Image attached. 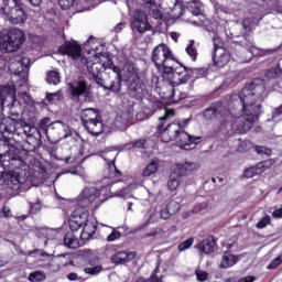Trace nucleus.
Returning a JSON list of instances; mask_svg holds the SVG:
<instances>
[{
    "mask_svg": "<svg viewBox=\"0 0 282 282\" xmlns=\"http://www.w3.org/2000/svg\"><path fill=\"white\" fill-rule=\"evenodd\" d=\"M265 100L263 80L246 85L240 94H232L229 109L221 102H215L204 111L206 120H219L229 124L238 133H248L254 127V120L261 113V104Z\"/></svg>",
    "mask_w": 282,
    "mask_h": 282,
    "instance_id": "1",
    "label": "nucleus"
},
{
    "mask_svg": "<svg viewBox=\"0 0 282 282\" xmlns=\"http://www.w3.org/2000/svg\"><path fill=\"white\" fill-rule=\"evenodd\" d=\"M0 166L11 175V183L18 188H21V184L26 182L28 177V164L19 154L17 150H9L0 154Z\"/></svg>",
    "mask_w": 282,
    "mask_h": 282,
    "instance_id": "2",
    "label": "nucleus"
},
{
    "mask_svg": "<svg viewBox=\"0 0 282 282\" xmlns=\"http://www.w3.org/2000/svg\"><path fill=\"white\" fill-rule=\"evenodd\" d=\"M59 54H64L66 56H70L73 61H84L86 64V67L94 76V78H97L100 72H105L106 69V64H102L100 62V57L98 56H93L90 59H84L83 58V47L76 42H65L61 47H59Z\"/></svg>",
    "mask_w": 282,
    "mask_h": 282,
    "instance_id": "3",
    "label": "nucleus"
},
{
    "mask_svg": "<svg viewBox=\"0 0 282 282\" xmlns=\"http://www.w3.org/2000/svg\"><path fill=\"white\" fill-rule=\"evenodd\" d=\"M152 62L160 74H162L163 78L171 76V74H175V72H180L178 69H175L177 59L175 58V55H173V51H171L166 44H159L154 47L152 52Z\"/></svg>",
    "mask_w": 282,
    "mask_h": 282,
    "instance_id": "4",
    "label": "nucleus"
},
{
    "mask_svg": "<svg viewBox=\"0 0 282 282\" xmlns=\"http://www.w3.org/2000/svg\"><path fill=\"white\" fill-rule=\"evenodd\" d=\"M25 43V33L19 28L0 33V52L3 54L19 52Z\"/></svg>",
    "mask_w": 282,
    "mask_h": 282,
    "instance_id": "5",
    "label": "nucleus"
},
{
    "mask_svg": "<svg viewBox=\"0 0 282 282\" xmlns=\"http://www.w3.org/2000/svg\"><path fill=\"white\" fill-rule=\"evenodd\" d=\"M178 69L183 70L175 72L166 75V77H163L166 80L163 83L161 91L163 94V98H166L167 100H171V98L175 96V87L184 85V83H187L188 78H191V76L188 75V68L181 65Z\"/></svg>",
    "mask_w": 282,
    "mask_h": 282,
    "instance_id": "6",
    "label": "nucleus"
},
{
    "mask_svg": "<svg viewBox=\"0 0 282 282\" xmlns=\"http://www.w3.org/2000/svg\"><path fill=\"white\" fill-rule=\"evenodd\" d=\"M82 122L91 135H100L105 131V124L100 120V115L95 108H87L80 112Z\"/></svg>",
    "mask_w": 282,
    "mask_h": 282,
    "instance_id": "7",
    "label": "nucleus"
},
{
    "mask_svg": "<svg viewBox=\"0 0 282 282\" xmlns=\"http://www.w3.org/2000/svg\"><path fill=\"white\" fill-rule=\"evenodd\" d=\"M13 6L9 7L2 13L12 25H25L28 21V11L22 0H12Z\"/></svg>",
    "mask_w": 282,
    "mask_h": 282,
    "instance_id": "8",
    "label": "nucleus"
},
{
    "mask_svg": "<svg viewBox=\"0 0 282 282\" xmlns=\"http://www.w3.org/2000/svg\"><path fill=\"white\" fill-rule=\"evenodd\" d=\"M188 126V119L180 122V121H173L172 123L167 124L166 128H164V123H161L158 126V132L161 134L162 142L169 143L173 142V140H177V137L182 131L186 129Z\"/></svg>",
    "mask_w": 282,
    "mask_h": 282,
    "instance_id": "9",
    "label": "nucleus"
},
{
    "mask_svg": "<svg viewBox=\"0 0 282 282\" xmlns=\"http://www.w3.org/2000/svg\"><path fill=\"white\" fill-rule=\"evenodd\" d=\"M30 65H32L30 57H22V61H13L9 66L10 72H12L14 76L20 77V87H22V85H28Z\"/></svg>",
    "mask_w": 282,
    "mask_h": 282,
    "instance_id": "10",
    "label": "nucleus"
},
{
    "mask_svg": "<svg viewBox=\"0 0 282 282\" xmlns=\"http://www.w3.org/2000/svg\"><path fill=\"white\" fill-rule=\"evenodd\" d=\"M160 8L172 19H180L184 14V4L180 0H160Z\"/></svg>",
    "mask_w": 282,
    "mask_h": 282,
    "instance_id": "11",
    "label": "nucleus"
},
{
    "mask_svg": "<svg viewBox=\"0 0 282 282\" xmlns=\"http://www.w3.org/2000/svg\"><path fill=\"white\" fill-rule=\"evenodd\" d=\"M131 29L133 30V32H139V34H144V32H149V30H151V24H149L147 13L137 10L131 22Z\"/></svg>",
    "mask_w": 282,
    "mask_h": 282,
    "instance_id": "12",
    "label": "nucleus"
},
{
    "mask_svg": "<svg viewBox=\"0 0 282 282\" xmlns=\"http://www.w3.org/2000/svg\"><path fill=\"white\" fill-rule=\"evenodd\" d=\"M200 140L202 137H193L183 130L176 138V143L180 149H183V151H192V149H195V147L199 144Z\"/></svg>",
    "mask_w": 282,
    "mask_h": 282,
    "instance_id": "13",
    "label": "nucleus"
},
{
    "mask_svg": "<svg viewBox=\"0 0 282 282\" xmlns=\"http://www.w3.org/2000/svg\"><path fill=\"white\" fill-rule=\"evenodd\" d=\"M68 91L72 100L80 102V97L89 94V86H87V82L85 80L68 83Z\"/></svg>",
    "mask_w": 282,
    "mask_h": 282,
    "instance_id": "14",
    "label": "nucleus"
},
{
    "mask_svg": "<svg viewBox=\"0 0 282 282\" xmlns=\"http://www.w3.org/2000/svg\"><path fill=\"white\" fill-rule=\"evenodd\" d=\"M89 217V212H83L78 214V212H74L68 220V226L70 228V232H77L87 224V218Z\"/></svg>",
    "mask_w": 282,
    "mask_h": 282,
    "instance_id": "15",
    "label": "nucleus"
},
{
    "mask_svg": "<svg viewBox=\"0 0 282 282\" xmlns=\"http://www.w3.org/2000/svg\"><path fill=\"white\" fill-rule=\"evenodd\" d=\"M96 230H98V221H96V218L88 216L80 232V240L89 241L96 235Z\"/></svg>",
    "mask_w": 282,
    "mask_h": 282,
    "instance_id": "16",
    "label": "nucleus"
},
{
    "mask_svg": "<svg viewBox=\"0 0 282 282\" xmlns=\"http://www.w3.org/2000/svg\"><path fill=\"white\" fill-rule=\"evenodd\" d=\"M213 61L215 67H226V65L232 61V54H230L228 48H218L214 52Z\"/></svg>",
    "mask_w": 282,
    "mask_h": 282,
    "instance_id": "17",
    "label": "nucleus"
},
{
    "mask_svg": "<svg viewBox=\"0 0 282 282\" xmlns=\"http://www.w3.org/2000/svg\"><path fill=\"white\" fill-rule=\"evenodd\" d=\"M98 197H100V191H98V188L86 187L79 196V202L83 206H89V204H94Z\"/></svg>",
    "mask_w": 282,
    "mask_h": 282,
    "instance_id": "18",
    "label": "nucleus"
},
{
    "mask_svg": "<svg viewBox=\"0 0 282 282\" xmlns=\"http://www.w3.org/2000/svg\"><path fill=\"white\" fill-rule=\"evenodd\" d=\"M197 169H199L197 163L185 161L174 165V173L178 175V177H184L185 175L193 173V171H197Z\"/></svg>",
    "mask_w": 282,
    "mask_h": 282,
    "instance_id": "19",
    "label": "nucleus"
},
{
    "mask_svg": "<svg viewBox=\"0 0 282 282\" xmlns=\"http://www.w3.org/2000/svg\"><path fill=\"white\" fill-rule=\"evenodd\" d=\"M272 166V161H262L258 163L256 166H251L247 170H245L243 175L247 178H252L256 175H261V173H265L267 169H270Z\"/></svg>",
    "mask_w": 282,
    "mask_h": 282,
    "instance_id": "20",
    "label": "nucleus"
},
{
    "mask_svg": "<svg viewBox=\"0 0 282 282\" xmlns=\"http://www.w3.org/2000/svg\"><path fill=\"white\" fill-rule=\"evenodd\" d=\"M64 246L69 250H76L83 246V242L78 239V237L74 234V231H67L64 236Z\"/></svg>",
    "mask_w": 282,
    "mask_h": 282,
    "instance_id": "21",
    "label": "nucleus"
},
{
    "mask_svg": "<svg viewBox=\"0 0 282 282\" xmlns=\"http://www.w3.org/2000/svg\"><path fill=\"white\" fill-rule=\"evenodd\" d=\"M215 246H217L215 237L209 236L198 243V250L205 254H213L215 252Z\"/></svg>",
    "mask_w": 282,
    "mask_h": 282,
    "instance_id": "22",
    "label": "nucleus"
},
{
    "mask_svg": "<svg viewBox=\"0 0 282 282\" xmlns=\"http://www.w3.org/2000/svg\"><path fill=\"white\" fill-rule=\"evenodd\" d=\"M128 89L132 96H135L137 94H142V80H140V77L138 75H132L128 79Z\"/></svg>",
    "mask_w": 282,
    "mask_h": 282,
    "instance_id": "23",
    "label": "nucleus"
},
{
    "mask_svg": "<svg viewBox=\"0 0 282 282\" xmlns=\"http://www.w3.org/2000/svg\"><path fill=\"white\" fill-rule=\"evenodd\" d=\"M134 257L135 256L132 252L119 251L111 257V261L116 265H122V263L131 261V259H133Z\"/></svg>",
    "mask_w": 282,
    "mask_h": 282,
    "instance_id": "24",
    "label": "nucleus"
},
{
    "mask_svg": "<svg viewBox=\"0 0 282 282\" xmlns=\"http://www.w3.org/2000/svg\"><path fill=\"white\" fill-rule=\"evenodd\" d=\"M6 133H12V135H25L23 121H12L9 127L4 128Z\"/></svg>",
    "mask_w": 282,
    "mask_h": 282,
    "instance_id": "25",
    "label": "nucleus"
},
{
    "mask_svg": "<svg viewBox=\"0 0 282 282\" xmlns=\"http://www.w3.org/2000/svg\"><path fill=\"white\" fill-rule=\"evenodd\" d=\"M187 10L194 17H203L204 15V4L199 0H191L187 2Z\"/></svg>",
    "mask_w": 282,
    "mask_h": 282,
    "instance_id": "26",
    "label": "nucleus"
},
{
    "mask_svg": "<svg viewBox=\"0 0 282 282\" xmlns=\"http://www.w3.org/2000/svg\"><path fill=\"white\" fill-rule=\"evenodd\" d=\"M239 261V258L228 251H226L223 256L220 268L228 269L232 268Z\"/></svg>",
    "mask_w": 282,
    "mask_h": 282,
    "instance_id": "27",
    "label": "nucleus"
},
{
    "mask_svg": "<svg viewBox=\"0 0 282 282\" xmlns=\"http://www.w3.org/2000/svg\"><path fill=\"white\" fill-rule=\"evenodd\" d=\"M14 87L12 86H0V105L6 107V98H10V96H14Z\"/></svg>",
    "mask_w": 282,
    "mask_h": 282,
    "instance_id": "28",
    "label": "nucleus"
},
{
    "mask_svg": "<svg viewBox=\"0 0 282 282\" xmlns=\"http://www.w3.org/2000/svg\"><path fill=\"white\" fill-rule=\"evenodd\" d=\"M160 166V162L153 159L143 170V177H151L154 173H158V167Z\"/></svg>",
    "mask_w": 282,
    "mask_h": 282,
    "instance_id": "29",
    "label": "nucleus"
},
{
    "mask_svg": "<svg viewBox=\"0 0 282 282\" xmlns=\"http://www.w3.org/2000/svg\"><path fill=\"white\" fill-rule=\"evenodd\" d=\"M167 188L169 191H177L180 188V175L172 173L167 180Z\"/></svg>",
    "mask_w": 282,
    "mask_h": 282,
    "instance_id": "30",
    "label": "nucleus"
},
{
    "mask_svg": "<svg viewBox=\"0 0 282 282\" xmlns=\"http://www.w3.org/2000/svg\"><path fill=\"white\" fill-rule=\"evenodd\" d=\"M108 177L110 178L122 176V173L118 170V167H116V159L108 163Z\"/></svg>",
    "mask_w": 282,
    "mask_h": 282,
    "instance_id": "31",
    "label": "nucleus"
},
{
    "mask_svg": "<svg viewBox=\"0 0 282 282\" xmlns=\"http://www.w3.org/2000/svg\"><path fill=\"white\" fill-rule=\"evenodd\" d=\"M108 89L113 94L120 95V91H122V76L116 77V80L110 84Z\"/></svg>",
    "mask_w": 282,
    "mask_h": 282,
    "instance_id": "32",
    "label": "nucleus"
},
{
    "mask_svg": "<svg viewBox=\"0 0 282 282\" xmlns=\"http://www.w3.org/2000/svg\"><path fill=\"white\" fill-rule=\"evenodd\" d=\"M46 82L48 85H58L61 83V74L56 70H52L47 74Z\"/></svg>",
    "mask_w": 282,
    "mask_h": 282,
    "instance_id": "33",
    "label": "nucleus"
},
{
    "mask_svg": "<svg viewBox=\"0 0 282 282\" xmlns=\"http://www.w3.org/2000/svg\"><path fill=\"white\" fill-rule=\"evenodd\" d=\"M186 54H188L192 61H197V48H195V42L193 40L189 41V44L186 47Z\"/></svg>",
    "mask_w": 282,
    "mask_h": 282,
    "instance_id": "34",
    "label": "nucleus"
},
{
    "mask_svg": "<svg viewBox=\"0 0 282 282\" xmlns=\"http://www.w3.org/2000/svg\"><path fill=\"white\" fill-rule=\"evenodd\" d=\"M29 281H31V282H43V281H45V272L35 271L33 273H30Z\"/></svg>",
    "mask_w": 282,
    "mask_h": 282,
    "instance_id": "35",
    "label": "nucleus"
},
{
    "mask_svg": "<svg viewBox=\"0 0 282 282\" xmlns=\"http://www.w3.org/2000/svg\"><path fill=\"white\" fill-rule=\"evenodd\" d=\"M267 78H281L282 76V69L281 66H276L274 68H271L265 74Z\"/></svg>",
    "mask_w": 282,
    "mask_h": 282,
    "instance_id": "36",
    "label": "nucleus"
},
{
    "mask_svg": "<svg viewBox=\"0 0 282 282\" xmlns=\"http://www.w3.org/2000/svg\"><path fill=\"white\" fill-rule=\"evenodd\" d=\"M106 69H111L113 74H117L116 78H119V76H122V70L120 69V67L116 66L111 59L107 61Z\"/></svg>",
    "mask_w": 282,
    "mask_h": 282,
    "instance_id": "37",
    "label": "nucleus"
},
{
    "mask_svg": "<svg viewBox=\"0 0 282 282\" xmlns=\"http://www.w3.org/2000/svg\"><path fill=\"white\" fill-rule=\"evenodd\" d=\"M51 120L50 117H45L39 123V130L45 133V135H47V127H50Z\"/></svg>",
    "mask_w": 282,
    "mask_h": 282,
    "instance_id": "38",
    "label": "nucleus"
},
{
    "mask_svg": "<svg viewBox=\"0 0 282 282\" xmlns=\"http://www.w3.org/2000/svg\"><path fill=\"white\" fill-rule=\"evenodd\" d=\"M84 272H85V274H90L91 276H96V274H100V272H102V265L85 268Z\"/></svg>",
    "mask_w": 282,
    "mask_h": 282,
    "instance_id": "39",
    "label": "nucleus"
},
{
    "mask_svg": "<svg viewBox=\"0 0 282 282\" xmlns=\"http://www.w3.org/2000/svg\"><path fill=\"white\" fill-rule=\"evenodd\" d=\"M194 241H195L194 238H188L187 240L181 242L177 247L180 252H184V250H188V248L193 246Z\"/></svg>",
    "mask_w": 282,
    "mask_h": 282,
    "instance_id": "40",
    "label": "nucleus"
},
{
    "mask_svg": "<svg viewBox=\"0 0 282 282\" xmlns=\"http://www.w3.org/2000/svg\"><path fill=\"white\" fill-rule=\"evenodd\" d=\"M62 98H63L62 91L52 93V94L46 95V99L48 100V102H58V100H61Z\"/></svg>",
    "mask_w": 282,
    "mask_h": 282,
    "instance_id": "41",
    "label": "nucleus"
},
{
    "mask_svg": "<svg viewBox=\"0 0 282 282\" xmlns=\"http://www.w3.org/2000/svg\"><path fill=\"white\" fill-rule=\"evenodd\" d=\"M281 263H282V254L273 259L271 263L268 264L267 270H276V268L281 265Z\"/></svg>",
    "mask_w": 282,
    "mask_h": 282,
    "instance_id": "42",
    "label": "nucleus"
},
{
    "mask_svg": "<svg viewBox=\"0 0 282 282\" xmlns=\"http://www.w3.org/2000/svg\"><path fill=\"white\" fill-rule=\"evenodd\" d=\"M165 208L169 209L172 215H175V213L180 210V203L172 200L165 206Z\"/></svg>",
    "mask_w": 282,
    "mask_h": 282,
    "instance_id": "43",
    "label": "nucleus"
},
{
    "mask_svg": "<svg viewBox=\"0 0 282 282\" xmlns=\"http://www.w3.org/2000/svg\"><path fill=\"white\" fill-rule=\"evenodd\" d=\"M213 41H214V52H217L218 50H226V47H224V41H221V37L214 36Z\"/></svg>",
    "mask_w": 282,
    "mask_h": 282,
    "instance_id": "44",
    "label": "nucleus"
},
{
    "mask_svg": "<svg viewBox=\"0 0 282 282\" xmlns=\"http://www.w3.org/2000/svg\"><path fill=\"white\" fill-rule=\"evenodd\" d=\"M171 118H175V110L173 109H165V113L163 117H160L159 120L164 122L165 120H171Z\"/></svg>",
    "mask_w": 282,
    "mask_h": 282,
    "instance_id": "45",
    "label": "nucleus"
},
{
    "mask_svg": "<svg viewBox=\"0 0 282 282\" xmlns=\"http://www.w3.org/2000/svg\"><path fill=\"white\" fill-rule=\"evenodd\" d=\"M23 124H24V135L26 138L34 135V131H36V128L28 124L25 121H23Z\"/></svg>",
    "mask_w": 282,
    "mask_h": 282,
    "instance_id": "46",
    "label": "nucleus"
},
{
    "mask_svg": "<svg viewBox=\"0 0 282 282\" xmlns=\"http://www.w3.org/2000/svg\"><path fill=\"white\" fill-rule=\"evenodd\" d=\"M206 208H208V203L203 202V203L196 204L191 213L193 214L202 213L203 210H206Z\"/></svg>",
    "mask_w": 282,
    "mask_h": 282,
    "instance_id": "47",
    "label": "nucleus"
},
{
    "mask_svg": "<svg viewBox=\"0 0 282 282\" xmlns=\"http://www.w3.org/2000/svg\"><path fill=\"white\" fill-rule=\"evenodd\" d=\"M270 221H272V218L270 216H264L258 224L257 228L262 229L267 226H270Z\"/></svg>",
    "mask_w": 282,
    "mask_h": 282,
    "instance_id": "48",
    "label": "nucleus"
},
{
    "mask_svg": "<svg viewBox=\"0 0 282 282\" xmlns=\"http://www.w3.org/2000/svg\"><path fill=\"white\" fill-rule=\"evenodd\" d=\"M257 153H259V155H272V149L267 148V147H257L256 148Z\"/></svg>",
    "mask_w": 282,
    "mask_h": 282,
    "instance_id": "49",
    "label": "nucleus"
},
{
    "mask_svg": "<svg viewBox=\"0 0 282 282\" xmlns=\"http://www.w3.org/2000/svg\"><path fill=\"white\" fill-rule=\"evenodd\" d=\"M57 124H59V129L64 131L63 138H69L72 135V130H69V126L58 121Z\"/></svg>",
    "mask_w": 282,
    "mask_h": 282,
    "instance_id": "50",
    "label": "nucleus"
},
{
    "mask_svg": "<svg viewBox=\"0 0 282 282\" xmlns=\"http://www.w3.org/2000/svg\"><path fill=\"white\" fill-rule=\"evenodd\" d=\"M120 237H122V234H120V231L113 229L112 232L110 235H108L107 241H109V242L116 241V240L120 239Z\"/></svg>",
    "mask_w": 282,
    "mask_h": 282,
    "instance_id": "51",
    "label": "nucleus"
},
{
    "mask_svg": "<svg viewBox=\"0 0 282 282\" xmlns=\"http://www.w3.org/2000/svg\"><path fill=\"white\" fill-rule=\"evenodd\" d=\"M58 3L62 10H69L74 6L72 0H58Z\"/></svg>",
    "mask_w": 282,
    "mask_h": 282,
    "instance_id": "52",
    "label": "nucleus"
},
{
    "mask_svg": "<svg viewBox=\"0 0 282 282\" xmlns=\"http://www.w3.org/2000/svg\"><path fill=\"white\" fill-rule=\"evenodd\" d=\"M250 147H252L250 141H242V142H240V144L238 147V151H240V153H246V151H248V149H250Z\"/></svg>",
    "mask_w": 282,
    "mask_h": 282,
    "instance_id": "53",
    "label": "nucleus"
},
{
    "mask_svg": "<svg viewBox=\"0 0 282 282\" xmlns=\"http://www.w3.org/2000/svg\"><path fill=\"white\" fill-rule=\"evenodd\" d=\"M173 214L171 213V210L166 207H163L161 210H160V217L161 219H170V217L172 216Z\"/></svg>",
    "mask_w": 282,
    "mask_h": 282,
    "instance_id": "54",
    "label": "nucleus"
},
{
    "mask_svg": "<svg viewBox=\"0 0 282 282\" xmlns=\"http://www.w3.org/2000/svg\"><path fill=\"white\" fill-rule=\"evenodd\" d=\"M196 279L197 281L204 282V281H208V273L205 271H196Z\"/></svg>",
    "mask_w": 282,
    "mask_h": 282,
    "instance_id": "55",
    "label": "nucleus"
},
{
    "mask_svg": "<svg viewBox=\"0 0 282 282\" xmlns=\"http://www.w3.org/2000/svg\"><path fill=\"white\" fill-rule=\"evenodd\" d=\"M144 144H147V140L141 139L137 140L135 142L132 143L133 149H144Z\"/></svg>",
    "mask_w": 282,
    "mask_h": 282,
    "instance_id": "56",
    "label": "nucleus"
},
{
    "mask_svg": "<svg viewBox=\"0 0 282 282\" xmlns=\"http://www.w3.org/2000/svg\"><path fill=\"white\" fill-rule=\"evenodd\" d=\"M10 0H0V12L7 10L10 6Z\"/></svg>",
    "mask_w": 282,
    "mask_h": 282,
    "instance_id": "57",
    "label": "nucleus"
},
{
    "mask_svg": "<svg viewBox=\"0 0 282 282\" xmlns=\"http://www.w3.org/2000/svg\"><path fill=\"white\" fill-rule=\"evenodd\" d=\"M257 281V278L252 276V275H248V276H245L240 280H238L237 282H254Z\"/></svg>",
    "mask_w": 282,
    "mask_h": 282,
    "instance_id": "58",
    "label": "nucleus"
},
{
    "mask_svg": "<svg viewBox=\"0 0 282 282\" xmlns=\"http://www.w3.org/2000/svg\"><path fill=\"white\" fill-rule=\"evenodd\" d=\"M31 210L33 213H39V210H41V203H32L31 204Z\"/></svg>",
    "mask_w": 282,
    "mask_h": 282,
    "instance_id": "59",
    "label": "nucleus"
},
{
    "mask_svg": "<svg viewBox=\"0 0 282 282\" xmlns=\"http://www.w3.org/2000/svg\"><path fill=\"white\" fill-rule=\"evenodd\" d=\"M272 217H274V218H276V219H281V217H282V207L275 209V210L272 213Z\"/></svg>",
    "mask_w": 282,
    "mask_h": 282,
    "instance_id": "60",
    "label": "nucleus"
},
{
    "mask_svg": "<svg viewBox=\"0 0 282 282\" xmlns=\"http://www.w3.org/2000/svg\"><path fill=\"white\" fill-rule=\"evenodd\" d=\"M2 213H3L4 217H12V210L8 206H4L2 208Z\"/></svg>",
    "mask_w": 282,
    "mask_h": 282,
    "instance_id": "61",
    "label": "nucleus"
},
{
    "mask_svg": "<svg viewBox=\"0 0 282 282\" xmlns=\"http://www.w3.org/2000/svg\"><path fill=\"white\" fill-rule=\"evenodd\" d=\"M156 235H160V230L158 228H155L152 231L145 234V237H156Z\"/></svg>",
    "mask_w": 282,
    "mask_h": 282,
    "instance_id": "62",
    "label": "nucleus"
},
{
    "mask_svg": "<svg viewBox=\"0 0 282 282\" xmlns=\"http://www.w3.org/2000/svg\"><path fill=\"white\" fill-rule=\"evenodd\" d=\"M122 30H124V23H118L115 26V32L118 34L119 32H122Z\"/></svg>",
    "mask_w": 282,
    "mask_h": 282,
    "instance_id": "63",
    "label": "nucleus"
},
{
    "mask_svg": "<svg viewBox=\"0 0 282 282\" xmlns=\"http://www.w3.org/2000/svg\"><path fill=\"white\" fill-rule=\"evenodd\" d=\"M68 281H78V274L77 273H69L67 275Z\"/></svg>",
    "mask_w": 282,
    "mask_h": 282,
    "instance_id": "64",
    "label": "nucleus"
}]
</instances>
